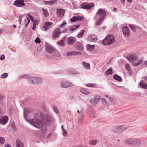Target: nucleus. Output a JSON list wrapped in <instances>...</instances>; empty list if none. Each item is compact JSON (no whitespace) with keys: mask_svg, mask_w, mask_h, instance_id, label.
Listing matches in <instances>:
<instances>
[{"mask_svg":"<svg viewBox=\"0 0 147 147\" xmlns=\"http://www.w3.org/2000/svg\"><path fill=\"white\" fill-rule=\"evenodd\" d=\"M98 103L100 101V97L98 96H95L94 98Z\"/></svg>","mask_w":147,"mask_h":147,"instance_id":"47","label":"nucleus"},{"mask_svg":"<svg viewBox=\"0 0 147 147\" xmlns=\"http://www.w3.org/2000/svg\"><path fill=\"white\" fill-rule=\"evenodd\" d=\"M61 32L59 28H57L52 32V37L53 39L56 40L59 38Z\"/></svg>","mask_w":147,"mask_h":147,"instance_id":"4","label":"nucleus"},{"mask_svg":"<svg viewBox=\"0 0 147 147\" xmlns=\"http://www.w3.org/2000/svg\"><path fill=\"white\" fill-rule=\"evenodd\" d=\"M67 32V29L66 28H65V29H64L63 31L62 32V33H65Z\"/></svg>","mask_w":147,"mask_h":147,"instance_id":"60","label":"nucleus"},{"mask_svg":"<svg viewBox=\"0 0 147 147\" xmlns=\"http://www.w3.org/2000/svg\"><path fill=\"white\" fill-rule=\"evenodd\" d=\"M8 120V118L7 116H3L0 118V123L5 125L7 122Z\"/></svg>","mask_w":147,"mask_h":147,"instance_id":"13","label":"nucleus"},{"mask_svg":"<svg viewBox=\"0 0 147 147\" xmlns=\"http://www.w3.org/2000/svg\"><path fill=\"white\" fill-rule=\"evenodd\" d=\"M53 25V23L52 22H47L44 23L43 28L45 31H47L52 28Z\"/></svg>","mask_w":147,"mask_h":147,"instance_id":"8","label":"nucleus"},{"mask_svg":"<svg viewBox=\"0 0 147 147\" xmlns=\"http://www.w3.org/2000/svg\"><path fill=\"white\" fill-rule=\"evenodd\" d=\"M36 24V23H34V24H33V26L32 27V29L34 30H35V28H36V26H35V25Z\"/></svg>","mask_w":147,"mask_h":147,"instance_id":"58","label":"nucleus"},{"mask_svg":"<svg viewBox=\"0 0 147 147\" xmlns=\"http://www.w3.org/2000/svg\"><path fill=\"white\" fill-rule=\"evenodd\" d=\"M126 128L122 126H117L113 127L112 131L114 133L118 132L119 131H123L126 130Z\"/></svg>","mask_w":147,"mask_h":147,"instance_id":"5","label":"nucleus"},{"mask_svg":"<svg viewBox=\"0 0 147 147\" xmlns=\"http://www.w3.org/2000/svg\"><path fill=\"white\" fill-rule=\"evenodd\" d=\"M140 86L143 88L146 89L147 88V84L143 81H141L140 82Z\"/></svg>","mask_w":147,"mask_h":147,"instance_id":"27","label":"nucleus"},{"mask_svg":"<svg viewBox=\"0 0 147 147\" xmlns=\"http://www.w3.org/2000/svg\"><path fill=\"white\" fill-rule=\"evenodd\" d=\"M40 119L42 122V126L43 125V124H48L50 123L53 120L52 117L49 115H47L46 117H45V122L44 123L43 121H42V120L40 118Z\"/></svg>","mask_w":147,"mask_h":147,"instance_id":"11","label":"nucleus"},{"mask_svg":"<svg viewBox=\"0 0 147 147\" xmlns=\"http://www.w3.org/2000/svg\"><path fill=\"white\" fill-rule=\"evenodd\" d=\"M115 41L114 36L112 35H108L103 40L102 43L104 45H110Z\"/></svg>","mask_w":147,"mask_h":147,"instance_id":"3","label":"nucleus"},{"mask_svg":"<svg viewBox=\"0 0 147 147\" xmlns=\"http://www.w3.org/2000/svg\"><path fill=\"white\" fill-rule=\"evenodd\" d=\"M85 30H82L81 32L78 33L77 36V37L78 38H80L82 37L83 36V35L84 34Z\"/></svg>","mask_w":147,"mask_h":147,"instance_id":"33","label":"nucleus"},{"mask_svg":"<svg viewBox=\"0 0 147 147\" xmlns=\"http://www.w3.org/2000/svg\"><path fill=\"white\" fill-rule=\"evenodd\" d=\"M5 140L4 138L3 137H0V144H3L4 143Z\"/></svg>","mask_w":147,"mask_h":147,"instance_id":"45","label":"nucleus"},{"mask_svg":"<svg viewBox=\"0 0 147 147\" xmlns=\"http://www.w3.org/2000/svg\"><path fill=\"white\" fill-rule=\"evenodd\" d=\"M35 42L36 43H40L41 41L39 39V38L38 37H37L36 38V39L35 40Z\"/></svg>","mask_w":147,"mask_h":147,"instance_id":"51","label":"nucleus"},{"mask_svg":"<svg viewBox=\"0 0 147 147\" xmlns=\"http://www.w3.org/2000/svg\"><path fill=\"white\" fill-rule=\"evenodd\" d=\"M77 112L79 114L78 117V122L79 123H81L83 122L84 119L83 113L82 111H80L78 110Z\"/></svg>","mask_w":147,"mask_h":147,"instance_id":"10","label":"nucleus"},{"mask_svg":"<svg viewBox=\"0 0 147 147\" xmlns=\"http://www.w3.org/2000/svg\"><path fill=\"white\" fill-rule=\"evenodd\" d=\"M5 147H11V146L9 144H7L5 146Z\"/></svg>","mask_w":147,"mask_h":147,"instance_id":"62","label":"nucleus"},{"mask_svg":"<svg viewBox=\"0 0 147 147\" xmlns=\"http://www.w3.org/2000/svg\"><path fill=\"white\" fill-rule=\"evenodd\" d=\"M133 138H127L125 140V143L127 145H129L131 146H133Z\"/></svg>","mask_w":147,"mask_h":147,"instance_id":"17","label":"nucleus"},{"mask_svg":"<svg viewBox=\"0 0 147 147\" xmlns=\"http://www.w3.org/2000/svg\"><path fill=\"white\" fill-rule=\"evenodd\" d=\"M17 147H24L23 144L21 142L19 139H17L16 141Z\"/></svg>","mask_w":147,"mask_h":147,"instance_id":"25","label":"nucleus"},{"mask_svg":"<svg viewBox=\"0 0 147 147\" xmlns=\"http://www.w3.org/2000/svg\"><path fill=\"white\" fill-rule=\"evenodd\" d=\"M42 10L43 12V14L45 17H47L49 16V13L48 12L47 9L42 8Z\"/></svg>","mask_w":147,"mask_h":147,"instance_id":"35","label":"nucleus"},{"mask_svg":"<svg viewBox=\"0 0 147 147\" xmlns=\"http://www.w3.org/2000/svg\"><path fill=\"white\" fill-rule=\"evenodd\" d=\"M98 141L96 140H90L89 141V144L91 145H94L96 144Z\"/></svg>","mask_w":147,"mask_h":147,"instance_id":"32","label":"nucleus"},{"mask_svg":"<svg viewBox=\"0 0 147 147\" xmlns=\"http://www.w3.org/2000/svg\"><path fill=\"white\" fill-rule=\"evenodd\" d=\"M64 10L61 9H59L57 10V14L60 17H62L64 16Z\"/></svg>","mask_w":147,"mask_h":147,"instance_id":"22","label":"nucleus"},{"mask_svg":"<svg viewBox=\"0 0 147 147\" xmlns=\"http://www.w3.org/2000/svg\"><path fill=\"white\" fill-rule=\"evenodd\" d=\"M66 23L65 21L63 22V23L60 25V27L61 28H63L64 27L66 24Z\"/></svg>","mask_w":147,"mask_h":147,"instance_id":"53","label":"nucleus"},{"mask_svg":"<svg viewBox=\"0 0 147 147\" xmlns=\"http://www.w3.org/2000/svg\"><path fill=\"white\" fill-rule=\"evenodd\" d=\"M82 65L83 67L86 70H88L90 69V65L89 63H86L85 62H82Z\"/></svg>","mask_w":147,"mask_h":147,"instance_id":"24","label":"nucleus"},{"mask_svg":"<svg viewBox=\"0 0 147 147\" xmlns=\"http://www.w3.org/2000/svg\"><path fill=\"white\" fill-rule=\"evenodd\" d=\"M45 49L47 51L50 53H52L54 51V48L49 45H47Z\"/></svg>","mask_w":147,"mask_h":147,"instance_id":"23","label":"nucleus"},{"mask_svg":"<svg viewBox=\"0 0 147 147\" xmlns=\"http://www.w3.org/2000/svg\"><path fill=\"white\" fill-rule=\"evenodd\" d=\"M126 69L127 70L128 73L130 75H132V70L130 66L128 63H126L125 65Z\"/></svg>","mask_w":147,"mask_h":147,"instance_id":"21","label":"nucleus"},{"mask_svg":"<svg viewBox=\"0 0 147 147\" xmlns=\"http://www.w3.org/2000/svg\"><path fill=\"white\" fill-rule=\"evenodd\" d=\"M84 18L82 16H74L70 19L71 22H74L75 21H81L83 20Z\"/></svg>","mask_w":147,"mask_h":147,"instance_id":"14","label":"nucleus"},{"mask_svg":"<svg viewBox=\"0 0 147 147\" xmlns=\"http://www.w3.org/2000/svg\"><path fill=\"white\" fill-rule=\"evenodd\" d=\"M125 0H120V1L122 3H124Z\"/></svg>","mask_w":147,"mask_h":147,"instance_id":"63","label":"nucleus"},{"mask_svg":"<svg viewBox=\"0 0 147 147\" xmlns=\"http://www.w3.org/2000/svg\"><path fill=\"white\" fill-rule=\"evenodd\" d=\"M90 102L92 104H97L98 103V102L94 98L91 99Z\"/></svg>","mask_w":147,"mask_h":147,"instance_id":"46","label":"nucleus"},{"mask_svg":"<svg viewBox=\"0 0 147 147\" xmlns=\"http://www.w3.org/2000/svg\"><path fill=\"white\" fill-rule=\"evenodd\" d=\"M35 83L34 84H39L42 82V80L40 78H37L35 77Z\"/></svg>","mask_w":147,"mask_h":147,"instance_id":"30","label":"nucleus"},{"mask_svg":"<svg viewBox=\"0 0 147 147\" xmlns=\"http://www.w3.org/2000/svg\"><path fill=\"white\" fill-rule=\"evenodd\" d=\"M105 73L107 74V75L112 74L113 73L112 68L110 67L106 71Z\"/></svg>","mask_w":147,"mask_h":147,"instance_id":"37","label":"nucleus"},{"mask_svg":"<svg viewBox=\"0 0 147 147\" xmlns=\"http://www.w3.org/2000/svg\"><path fill=\"white\" fill-rule=\"evenodd\" d=\"M4 102V97L3 96H0V103L3 104Z\"/></svg>","mask_w":147,"mask_h":147,"instance_id":"49","label":"nucleus"},{"mask_svg":"<svg viewBox=\"0 0 147 147\" xmlns=\"http://www.w3.org/2000/svg\"><path fill=\"white\" fill-rule=\"evenodd\" d=\"M76 41V38L74 37H70L68 38V42L69 45H72Z\"/></svg>","mask_w":147,"mask_h":147,"instance_id":"18","label":"nucleus"},{"mask_svg":"<svg viewBox=\"0 0 147 147\" xmlns=\"http://www.w3.org/2000/svg\"><path fill=\"white\" fill-rule=\"evenodd\" d=\"M22 16H20L19 17V20H22Z\"/></svg>","mask_w":147,"mask_h":147,"instance_id":"61","label":"nucleus"},{"mask_svg":"<svg viewBox=\"0 0 147 147\" xmlns=\"http://www.w3.org/2000/svg\"><path fill=\"white\" fill-rule=\"evenodd\" d=\"M104 19H102L101 18H99V20L96 21V22L95 24L96 25H99L101 24L102 23V21Z\"/></svg>","mask_w":147,"mask_h":147,"instance_id":"36","label":"nucleus"},{"mask_svg":"<svg viewBox=\"0 0 147 147\" xmlns=\"http://www.w3.org/2000/svg\"><path fill=\"white\" fill-rule=\"evenodd\" d=\"M80 91L82 93L86 95H88L89 93L88 91L85 88H82L80 90Z\"/></svg>","mask_w":147,"mask_h":147,"instance_id":"29","label":"nucleus"},{"mask_svg":"<svg viewBox=\"0 0 147 147\" xmlns=\"http://www.w3.org/2000/svg\"><path fill=\"white\" fill-rule=\"evenodd\" d=\"M53 109L54 111L56 113H58L59 111L57 107L55 106H53Z\"/></svg>","mask_w":147,"mask_h":147,"instance_id":"52","label":"nucleus"},{"mask_svg":"<svg viewBox=\"0 0 147 147\" xmlns=\"http://www.w3.org/2000/svg\"><path fill=\"white\" fill-rule=\"evenodd\" d=\"M86 86L88 87H94L96 86V84L95 83H89L87 84Z\"/></svg>","mask_w":147,"mask_h":147,"instance_id":"41","label":"nucleus"},{"mask_svg":"<svg viewBox=\"0 0 147 147\" xmlns=\"http://www.w3.org/2000/svg\"><path fill=\"white\" fill-rule=\"evenodd\" d=\"M143 63L144 65L147 67V60L144 61V62Z\"/></svg>","mask_w":147,"mask_h":147,"instance_id":"59","label":"nucleus"},{"mask_svg":"<svg viewBox=\"0 0 147 147\" xmlns=\"http://www.w3.org/2000/svg\"><path fill=\"white\" fill-rule=\"evenodd\" d=\"M127 59L131 63L132 65L135 66H138L143 61V59H140L138 60V63H136V61L138 59L137 55L134 54H132L128 56L127 57Z\"/></svg>","mask_w":147,"mask_h":147,"instance_id":"2","label":"nucleus"},{"mask_svg":"<svg viewBox=\"0 0 147 147\" xmlns=\"http://www.w3.org/2000/svg\"><path fill=\"white\" fill-rule=\"evenodd\" d=\"M133 146H138L141 144V140L138 139H133Z\"/></svg>","mask_w":147,"mask_h":147,"instance_id":"16","label":"nucleus"},{"mask_svg":"<svg viewBox=\"0 0 147 147\" xmlns=\"http://www.w3.org/2000/svg\"><path fill=\"white\" fill-rule=\"evenodd\" d=\"M28 111L25 109H24V117L27 121L30 123L35 127L40 128L42 126V122L40 119L39 115L36 114L34 118L32 120H28L26 118V115L28 113Z\"/></svg>","mask_w":147,"mask_h":147,"instance_id":"1","label":"nucleus"},{"mask_svg":"<svg viewBox=\"0 0 147 147\" xmlns=\"http://www.w3.org/2000/svg\"><path fill=\"white\" fill-rule=\"evenodd\" d=\"M101 100L104 104H105L107 103L106 100L104 98H102L101 99Z\"/></svg>","mask_w":147,"mask_h":147,"instance_id":"57","label":"nucleus"},{"mask_svg":"<svg viewBox=\"0 0 147 147\" xmlns=\"http://www.w3.org/2000/svg\"><path fill=\"white\" fill-rule=\"evenodd\" d=\"M82 54V53L81 52L76 51H73L68 52L67 53V55L68 56H74L76 55H79Z\"/></svg>","mask_w":147,"mask_h":147,"instance_id":"20","label":"nucleus"},{"mask_svg":"<svg viewBox=\"0 0 147 147\" xmlns=\"http://www.w3.org/2000/svg\"><path fill=\"white\" fill-rule=\"evenodd\" d=\"M63 132V135L64 136H66L67 135V131L65 129H63L62 131Z\"/></svg>","mask_w":147,"mask_h":147,"instance_id":"48","label":"nucleus"},{"mask_svg":"<svg viewBox=\"0 0 147 147\" xmlns=\"http://www.w3.org/2000/svg\"><path fill=\"white\" fill-rule=\"evenodd\" d=\"M79 25H76V26H73L72 27L69 28V30L71 31H73L79 27Z\"/></svg>","mask_w":147,"mask_h":147,"instance_id":"39","label":"nucleus"},{"mask_svg":"<svg viewBox=\"0 0 147 147\" xmlns=\"http://www.w3.org/2000/svg\"><path fill=\"white\" fill-rule=\"evenodd\" d=\"M113 78L116 80L119 81L121 82L122 81V78L119 76L117 74H115L113 76Z\"/></svg>","mask_w":147,"mask_h":147,"instance_id":"28","label":"nucleus"},{"mask_svg":"<svg viewBox=\"0 0 147 147\" xmlns=\"http://www.w3.org/2000/svg\"><path fill=\"white\" fill-rule=\"evenodd\" d=\"M94 6V4L93 3H90L88 4H87V10L91 9Z\"/></svg>","mask_w":147,"mask_h":147,"instance_id":"34","label":"nucleus"},{"mask_svg":"<svg viewBox=\"0 0 147 147\" xmlns=\"http://www.w3.org/2000/svg\"><path fill=\"white\" fill-rule=\"evenodd\" d=\"M57 1V0H51L49 1H43V2L45 4L52 5H53L55 3H56Z\"/></svg>","mask_w":147,"mask_h":147,"instance_id":"19","label":"nucleus"},{"mask_svg":"<svg viewBox=\"0 0 147 147\" xmlns=\"http://www.w3.org/2000/svg\"><path fill=\"white\" fill-rule=\"evenodd\" d=\"M65 40L64 39H62L57 42V43L60 46H63L65 45L64 43Z\"/></svg>","mask_w":147,"mask_h":147,"instance_id":"31","label":"nucleus"},{"mask_svg":"<svg viewBox=\"0 0 147 147\" xmlns=\"http://www.w3.org/2000/svg\"><path fill=\"white\" fill-rule=\"evenodd\" d=\"M31 21L34 22V23H36V22H38V20H34L32 16H31V18H30Z\"/></svg>","mask_w":147,"mask_h":147,"instance_id":"54","label":"nucleus"},{"mask_svg":"<svg viewBox=\"0 0 147 147\" xmlns=\"http://www.w3.org/2000/svg\"><path fill=\"white\" fill-rule=\"evenodd\" d=\"M35 77L30 78H29L28 82L29 83L31 84H34L35 83Z\"/></svg>","mask_w":147,"mask_h":147,"instance_id":"38","label":"nucleus"},{"mask_svg":"<svg viewBox=\"0 0 147 147\" xmlns=\"http://www.w3.org/2000/svg\"><path fill=\"white\" fill-rule=\"evenodd\" d=\"M30 20L29 19V18H26L24 20V22L25 23H26V22H27V23H26V25H25V27H27L28 25V24L29 23H30Z\"/></svg>","mask_w":147,"mask_h":147,"instance_id":"42","label":"nucleus"},{"mask_svg":"<svg viewBox=\"0 0 147 147\" xmlns=\"http://www.w3.org/2000/svg\"><path fill=\"white\" fill-rule=\"evenodd\" d=\"M129 26L133 31H134V32H136V28L134 25L131 24H130Z\"/></svg>","mask_w":147,"mask_h":147,"instance_id":"44","label":"nucleus"},{"mask_svg":"<svg viewBox=\"0 0 147 147\" xmlns=\"http://www.w3.org/2000/svg\"><path fill=\"white\" fill-rule=\"evenodd\" d=\"M61 87L63 88L72 87L74 86L73 84L71 82H65L60 83Z\"/></svg>","mask_w":147,"mask_h":147,"instance_id":"7","label":"nucleus"},{"mask_svg":"<svg viewBox=\"0 0 147 147\" xmlns=\"http://www.w3.org/2000/svg\"><path fill=\"white\" fill-rule=\"evenodd\" d=\"M27 77V75H23L20 76V78H25Z\"/></svg>","mask_w":147,"mask_h":147,"instance_id":"55","label":"nucleus"},{"mask_svg":"<svg viewBox=\"0 0 147 147\" xmlns=\"http://www.w3.org/2000/svg\"><path fill=\"white\" fill-rule=\"evenodd\" d=\"M122 31L125 36H128L130 35L129 29L128 27H123Z\"/></svg>","mask_w":147,"mask_h":147,"instance_id":"15","label":"nucleus"},{"mask_svg":"<svg viewBox=\"0 0 147 147\" xmlns=\"http://www.w3.org/2000/svg\"><path fill=\"white\" fill-rule=\"evenodd\" d=\"M77 49L79 50H82L84 49V46L80 42H78L76 46Z\"/></svg>","mask_w":147,"mask_h":147,"instance_id":"26","label":"nucleus"},{"mask_svg":"<svg viewBox=\"0 0 147 147\" xmlns=\"http://www.w3.org/2000/svg\"><path fill=\"white\" fill-rule=\"evenodd\" d=\"M95 45H92L89 44L87 45H86V47L88 49H94V48Z\"/></svg>","mask_w":147,"mask_h":147,"instance_id":"40","label":"nucleus"},{"mask_svg":"<svg viewBox=\"0 0 147 147\" xmlns=\"http://www.w3.org/2000/svg\"><path fill=\"white\" fill-rule=\"evenodd\" d=\"M88 40L90 42H96L97 40L96 36L95 35H90L88 37Z\"/></svg>","mask_w":147,"mask_h":147,"instance_id":"12","label":"nucleus"},{"mask_svg":"<svg viewBox=\"0 0 147 147\" xmlns=\"http://www.w3.org/2000/svg\"><path fill=\"white\" fill-rule=\"evenodd\" d=\"M81 7L82 8H83L84 9H87V4L86 3H82L81 5Z\"/></svg>","mask_w":147,"mask_h":147,"instance_id":"43","label":"nucleus"},{"mask_svg":"<svg viewBox=\"0 0 147 147\" xmlns=\"http://www.w3.org/2000/svg\"><path fill=\"white\" fill-rule=\"evenodd\" d=\"M143 78L145 80H147V76L143 77Z\"/></svg>","mask_w":147,"mask_h":147,"instance_id":"64","label":"nucleus"},{"mask_svg":"<svg viewBox=\"0 0 147 147\" xmlns=\"http://www.w3.org/2000/svg\"><path fill=\"white\" fill-rule=\"evenodd\" d=\"M106 16V12L105 11L102 9H100L97 12L96 16H98L100 18L105 19V17Z\"/></svg>","mask_w":147,"mask_h":147,"instance_id":"6","label":"nucleus"},{"mask_svg":"<svg viewBox=\"0 0 147 147\" xmlns=\"http://www.w3.org/2000/svg\"><path fill=\"white\" fill-rule=\"evenodd\" d=\"M5 58V56L3 55H2L0 57V60H3Z\"/></svg>","mask_w":147,"mask_h":147,"instance_id":"56","label":"nucleus"},{"mask_svg":"<svg viewBox=\"0 0 147 147\" xmlns=\"http://www.w3.org/2000/svg\"><path fill=\"white\" fill-rule=\"evenodd\" d=\"M8 76V74L7 73H4L2 74L1 76V78H6Z\"/></svg>","mask_w":147,"mask_h":147,"instance_id":"50","label":"nucleus"},{"mask_svg":"<svg viewBox=\"0 0 147 147\" xmlns=\"http://www.w3.org/2000/svg\"><path fill=\"white\" fill-rule=\"evenodd\" d=\"M24 2V0H16L14 1L13 5L18 7L24 6L25 5Z\"/></svg>","mask_w":147,"mask_h":147,"instance_id":"9","label":"nucleus"}]
</instances>
